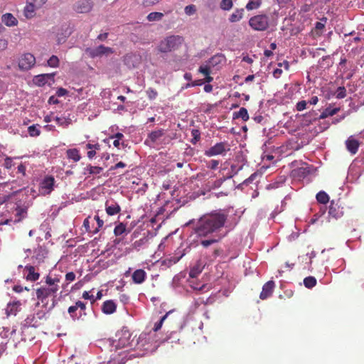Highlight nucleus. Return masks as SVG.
<instances>
[{"label":"nucleus","mask_w":364,"mask_h":364,"mask_svg":"<svg viewBox=\"0 0 364 364\" xmlns=\"http://www.w3.org/2000/svg\"><path fill=\"white\" fill-rule=\"evenodd\" d=\"M24 271L27 272L28 274L25 277L26 279L29 282H36L39 279L40 274L36 272V269L32 265H26L24 267Z\"/></svg>","instance_id":"16"},{"label":"nucleus","mask_w":364,"mask_h":364,"mask_svg":"<svg viewBox=\"0 0 364 364\" xmlns=\"http://www.w3.org/2000/svg\"><path fill=\"white\" fill-rule=\"evenodd\" d=\"M37 126H38V124L37 125H31L30 127H28V134L31 136H38L40 135L41 134V131L40 129L37 127Z\"/></svg>","instance_id":"41"},{"label":"nucleus","mask_w":364,"mask_h":364,"mask_svg":"<svg viewBox=\"0 0 364 364\" xmlns=\"http://www.w3.org/2000/svg\"><path fill=\"white\" fill-rule=\"evenodd\" d=\"M87 52L92 58L102 56V55H109L114 53V50L112 48L106 47L103 45H100L94 49H88Z\"/></svg>","instance_id":"10"},{"label":"nucleus","mask_w":364,"mask_h":364,"mask_svg":"<svg viewBox=\"0 0 364 364\" xmlns=\"http://www.w3.org/2000/svg\"><path fill=\"white\" fill-rule=\"evenodd\" d=\"M146 93L148 98L150 100H155L156 98V97L158 96L157 91L152 87L148 88L146 91Z\"/></svg>","instance_id":"45"},{"label":"nucleus","mask_w":364,"mask_h":364,"mask_svg":"<svg viewBox=\"0 0 364 364\" xmlns=\"http://www.w3.org/2000/svg\"><path fill=\"white\" fill-rule=\"evenodd\" d=\"M164 16L161 12H151L148 14L146 18L149 21H159L162 19Z\"/></svg>","instance_id":"34"},{"label":"nucleus","mask_w":364,"mask_h":364,"mask_svg":"<svg viewBox=\"0 0 364 364\" xmlns=\"http://www.w3.org/2000/svg\"><path fill=\"white\" fill-rule=\"evenodd\" d=\"M16 217L18 218L17 220L20 221L22 218H23L26 215V209L21 208V207H17L16 209Z\"/></svg>","instance_id":"46"},{"label":"nucleus","mask_w":364,"mask_h":364,"mask_svg":"<svg viewBox=\"0 0 364 364\" xmlns=\"http://www.w3.org/2000/svg\"><path fill=\"white\" fill-rule=\"evenodd\" d=\"M13 291L16 293H21L23 291H29L30 289L27 287H23L21 285H14L13 287Z\"/></svg>","instance_id":"52"},{"label":"nucleus","mask_w":364,"mask_h":364,"mask_svg":"<svg viewBox=\"0 0 364 364\" xmlns=\"http://www.w3.org/2000/svg\"><path fill=\"white\" fill-rule=\"evenodd\" d=\"M92 218L90 216L86 218L83 221V228H85L87 232L91 233L93 235V231L95 230L94 225H92Z\"/></svg>","instance_id":"29"},{"label":"nucleus","mask_w":364,"mask_h":364,"mask_svg":"<svg viewBox=\"0 0 364 364\" xmlns=\"http://www.w3.org/2000/svg\"><path fill=\"white\" fill-rule=\"evenodd\" d=\"M47 1L48 0H29V2H33V4H34V6L40 9L47 2Z\"/></svg>","instance_id":"56"},{"label":"nucleus","mask_w":364,"mask_h":364,"mask_svg":"<svg viewBox=\"0 0 364 364\" xmlns=\"http://www.w3.org/2000/svg\"><path fill=\"white\" fill-rule=\"evenodd\" d=\"M307 102L305 100H301L297 102L296 108L297 111H303L306 108Z\"/></svg>","instance_id":"55"},{"label":"nucleus","mask_w":364,"mask_h":364,"mask_svg":"<svg viewBox=\"0 0 364 364\" xmlns=\"http://www.w3.org/2000/svg\"><path fill=\"white\" fill-rule=\"evenodd\" d=\"M93 7L92 0H79L75 5V10L80 14H85L90 12Z\"/></svg>","instance_id":"11"},{"label":"nucleus","mask_w":364,"mask_h":364,"mask_svg":"<svg viewBox=\"0 0 364 364\" xmlns=\"http://www.w3.org/2000/svg\"><path fill=\"white\" fill-rule=\"evenodd\" d=\"M21 302L20 301H13L9 302L5 309L7 316H16L21 309Z\"/></svg>","instance_id":"12"},{"label":"nucleus","mask_w":364,"mask_h":364,"mask_svg":"<svg viewBox=\"0 0 364 364\" xmlns=\"http://www.w3.org/2000/svg\"><path fill=\"white\" fill-rule=\"evenodd\" d=\"M67 93H68V91L65 89L63 88V87L58 88L57 92H56V94H57V95L58 97L64 96Z\"/></svg>","instance_id":"63"},{"label":"nucleus","mask_w":364,"mask_h":364,"mask_svg":"<svg viewBox=\"0 0 364 364\" xmlns=\"http://www.w3.org/2000/svg\"><path fill=\"white\" fill-rule=\"evenodd\" d=\"M161 0H142L141 4L144 7H149L158 4Z\"/></svg>","instance_id":"53"},{"label":"nucleus","mask_w":364,"mask_h":364,"mask_svg":"<svg viewBox=\"0 0 364 364\" xmlns=\"http://www.w3.org/2000/svg\"><path fill=\"white\" fill-rule=\"evenodd\" d=\"M86 149H90V150H100V145L99 144H91V143H87L85 146Z\"/></svg>","instance_id":"59"},{"label":"nucleus","mask_w":364,"mask_h":364,"mask_svg":"<svg viewBox=\"0 0 364 364\" xmlns=\"http://www.w3.org/2000/svg\"><path fill=\"white\" fill-rule=\"evenodd\" d=\"M35 63L36 58L33 54L24 53L18 60V68L21 70H28L34 66Z\"/></svg>","instance_id":"8"},{"label":"nucleus","mask_w":364,"mask_h":364,"mask_svg":"<svg viewBox=\"0 0 364 364\" xmlns=\"http://www.w3.org/2000/svg\"><path fill=\"white\" fill-rule=\"evenodd\" d=\"M146 272L142 269H139L133 272L132 279L134 284H141L146 280Z\"/></svg>","instance_id":"17"},{"label":"nucleus","mask_w":364,"mask_h":364,"mask_svg":"<svg viewBox=\"0 0 364 364\" xmlns=\"http://www.w3.org/2000/svg\"><path fill=\"white\" fill-rule=\"evenodd\" d=\"M126 166L127 165H126L125 163H124L122 161H119L117 164H116L114 166H112L110 168V170H115V169H117L118 168H124V167H126Z\"/></svg>","instance_id":"62"},{"label":"nucleus","mask_w":364,"mask_h":364,"mask_svg":"<svg viewBox=\"0 0 364 364\" xmlns=\"http://www.w3.org/2000/svg\"><path fill=\"white\" fill-rule=\"evenodd\" d=\"M321 21L316 22L315 24V27L311 30V33L314 37L321 36L323 32V29L325 28V23L327 21L326 18H323Z\"/></svg>","instance_id":"21"},{"label":"nucleus","mask_w":364,"mask_h":364,"mask_svg":"<svg viewBox=\"0 0 364 364\" xmlns=\"http://www.w3.org/2000/svg\"><path fill=\"white\" fill-rule=\"evenodd\" d=\"M226 180V178H220L215 181H208L205 184V189L208 191L218 188L222 186L223 182Z\"/></svg>","instance_id":"22"},{"label":"nucleus","mask_w":364,"mask_h":364,"mask_svg":"<svg viewBox=\"0 0 364 364\" xmlns=\"http://www.w3.org/2000/svg\"><path fill=\"white\" fill-rule=\"evenodd\" d=\"M171 311H168L167 312L164 316H163L160 321L159 322H156L154 325V331H158L159 330L161 329L162 325H163V323L164 321H165V319L167 318L168 315L171 313Z\"/></svg>","instance_id":"48"},{"label":"nucleus","mask_w":364,"mask_h":364,"mask_svg":"<svg viewBox=\"0 0 364 364\" xmlns=\"http://www.w3.org/2000/svg\"><path fill=\"white\" fill-rule=\"evenodd\" d=\"M48 65L50 67L52 68H57L59 65V59L56 55H53L48 60Z\"/></svg>","instance_id":"43"},{"label":"nucleus","mask_w":364,"mask_h":364,"mask_svg":"<svg viewBox=\"0 0 364 364\" xmlns=\"http://www.w3.org/2000/svg\"><path fill=\"white\" fill-rule=\"evenodd\" d=\"M55 121L59 126H62L63 127H68L70 124H72V119L70 118L69 116L56 117L55 118Z\"/></svg>","instance_id":"27"},{"label":"nucleus","mask_w":364,"mask_h":364,"mask_svg":"<svg viewBox=\"0 0 364 364\" xmlns=\"http://www.w3.org/2000/svg\"><path fill=\"white\" fill-rule=\"evenodd\" d=\"M316 198L317 201L321 204H326L329 201L328 195L325 191H319L316 194Z\"/></svg>","instance_id":"33"},{"label":"nucleus","mask_w":364,"mask_h":364,"mask_svg":"<svg viewBox=\"0 0 364 364\" xmlns=\"http://www.w3.org/2000/svg\"><path fill=\"white\" fill-rule=\"evenodd\" d=\"M232 0H222L220 4V7L224 11H229L232 8Z\"/></svg>","instance_id":"40"},{"label":"nucleus","mask_w":364,"mask_h":364,"mask_svg":"<svg viewBox=\"0 0 364 364\" xmlns=\"http://www.w3.org/2000/svg\"><path fill=\"white\" fill-rule=\"evenodd\" d=\"M165 132H164V130L161 129H157V130H154V131H152L148 136L149 139L153 142V143H155L156 142L161 136H163L164 135Z\"/></svg>","instance_id":"26"},{"label":"nucleus","mask_w":364,"mask_h":364,"mask_svg":"<svg viewBox=\"0 0 364 364\" xmlns=\"http://www.w3.org/2000/svg\"><path fill=\"white\" fill-rule=\"evenodd\" d=\"M127 230L126 225H124L123 223H119L117 225L115 226L114 229V233L116 236L122 235L123 233H124Z\"/></svg>","instance_id":"39"},{"label":"nucleus","mask_w":364,"mask_h":364,"mask_svg":"<svg viewBox=\"0 0 364 364\" xmlns=\"http://www.w3.org/2000/svg\"><path fill=\"white\" fill-rule=\"evenodd\" d=\"M316 115V113L314 112V111H312V112H310L307 114H305V117H309V122H311V121H315L317 119V118L315 117Z\"/></svg>","instance_id":"60"},{"label":"nucleus","mask_w":364,"mask_h":364,"mask_svg":"<svg viewBox=\"0 0 364 364\" xmlns=\"http://www.w3.org/2000/svg\"><path fill=\"white\" fill-rule=\"evenodd\" d=\"M230 150V145L227 141L216 143L208 149L205 150L204 154L208 157H212L217 155L225 156Z\"/></svg>","instance_id":"6"},{"label":"nucleus","mask_w":364,"mask_h":364,"mask_svg":"<svg viewBox=\"0 0 364 364\" xmlns=\"http://www.w3.org/2000/svg\"><path fill=\"white\" fill-rule=\"evenodd\" d=\"M218 164H219V161H218V160H211L208 164L207 167L210 168V169H212V170H215V169H216L218 168Z\"/></svg>","instance_id":"57"},{"label":"nucleus","mask_w":364,"mask_h":364,"mask_svg":"<svg viewBox=\"0 0 364 364\" xmlns=\"http://www.w3.org/2000/svg\"><path fill=\"white\" fill-rule=\"evenodd\" d=\"M60 279L58 276L50 274L45 277V284L36 289L37 299L43 304V307L52 310L56 305V294L60 290Z\"/></svg>","instance_id":"2"},{"label":"nucleus","mask_w":364,"mask_h":364,"mask_svg":"<svg viewBox=\"0 0 364 364\" xmlns=\"http://www.w3.org/2000/svg\"><path fill=\"white\" fill-rule=\"evenodd\" d=\"M1 21L6 26H14L18 24V20L11 13H6L1 16Z\"/></svg>","instance_id":"23"},{"label":"nucleus","mask_w":364,"mask_h":364,"mask_svg":"<svg viewBox=\"0 0 364 364\" xmlns=\"http://www.w3.org/2000/svg\"><path fill=\"white\" fill-rule=\"evenodd\" d=\"M198 72L205 76L204 81L210 83L213 80V77L210 76V65L209 64L202 65L198 68Z\"/></svg>","instance_id":"20"},{"label":"nucleus","mask_w":364,"mask_h":364,"mask_svg":"<svg viewBox=\"0 0 364 364\" xmlns=\"http://www.w3.org/2000/svg\"><path fill=\"white\" fill-rule=\"evenodd\" d=\"M26 167L24 164H21L18 166V173H22L23 176H25L26 175Z\"/></svg>","instance_id":"64"},{"label":"nucleus","mask_w":364,"mask_h":364,"mask_svg":"<svg viewBox=\"0 0 364 364\" xmlns=\"http://www.w3.org/2000/svg\"><path fill=\"white\" fill-rule=\"evenodd\" d=\"M221 237H218V239H210L201 240L200 244L203 247H208L213 243L218 242L220 240Z\"/></svg>","instance_id":"50"},{"label":"nucleus","mask_w":364,"mask_h":364,"mask_svg":"<svg viewBox=\"0 0 364 364\" xmlns=\"http://www.w3.org/2000/svg\"><path fill=\"white\" fill-rule=\"evenodd\" d=\"M317 281L314 277L309 276L304 279V284L308 289H311L316 285Z\"/></svg>","instance_id":"36"},{"label":"nucleus","mask_w":364,"mask_h":364,"mask_svg":"<svg viewBox=\"0 0 364 364\" xmlns=\"http://www.w3.org/2000/svg\"><path fill=\"white\" fill-rule=\"evenodd\" d=\"M262 0H250L245 8L248 11L258 9L262 4Z\"/></svg>","instance_id":"35"},{"label":"nucleus","mask_w":364,"mask_h":364,"mask_svg":"<svg viewBox=\"0 0 364 364\" xmlns=\"http://www.w3.org/2000/svg\"><path fill=\"white\" fill-rule=\"evenodd\" d=\"M234 118H241L245 122L247 121L249 119V114L247 109L241 107L237 112L234 113Z\"/></svg>","instance_id":"32"},{"label":"nucleus","mask_w":364,"mask_h":364,"mask_svg":"<svg viewBox=\"0 0 364 364\" xmlns=\"http://www.w3.org/2000/svg\"><path fill=\"white\" fill-rule=\"evenodd\" d=\"M340 110V108H333L331 109V107L326 108L323 112L319 116L318 119H323L328 117L333 116L334 114H337V112Z\"/></svg>","instance_id":"28"},{"label":"nucleus","mask_w":364,"mask_h":364,"mask_svg":"<svg viewBox=\"0 0 364 364\" xmlns=\"http://www.w3.org/2000/svg\"><path fill=\"white\" fill-rule=\"evenodd\" d=\"M274 287L275 284L273 281L270 280L266 282L262 287V290L260 293L259 298L262 300H264L269 297L273 293Z\"/></svg>","instance_id":"13"},{"label":"nucleus","mask_w":364,"mask_h":364,"mask_svg":"<svg viewBox=\"0 0 364 364\" xmlns=\"http://www.w3.org/2000/svg\"><path fill=\"white\" fill-rule=\"evenodd\" d=\"M55 178L51 176H46L40 183L39 191L43 195H48L53 190Z\"/></svg>","instance_id":"9"},{"label":"nucleus","mask_w":364,"mask_h":364,"mask_svg":"<svg viewBox=\"0 0 364 364\" xmlns=\"http://www.w3.org/2000/svg\"><path fill=\"white\" fill-rule=\"evenodd\" d=\"M8 46V41L6 39H0V51L6 49Z\"/></svg>","instance_id":"61"},{"label":"nucleus","mask_w":364,"mask_h":364,"mask_svg":"<svg viewBox=\"0 0 364 364\" xmlns=\"http://www.w3.org/2000/svg\"><path fill=\"white\" fill-rule=\"evenodd\" d=\"M14 166L13 160L11 157L6 156L4 160V166L6 169H10Z\"/></svg>","instance_id":"54"},{"label":"nucleus","mask_w":364,"mask_h":364,"mask_svg":"<svg viewBox=\"0 0 364 364\" xmlns=\"http://www.w3.org/2000/svg\"><path fill=\"white\" fill-rule=\"evenodd\" d=\"M336 93L338 99H343L346 96V90L344 87H339Z\"/></svg>","instance_id":"51"},{"label":"nucleus","mask_w":364,"mask_h":364,"mask_svg":"<svg viewBox=\"0 0 364 364\" xmlns=\"http://www.w3.org/2000/svg\"><path fill=\"white\" fill-rule=\"evenodd\" d=\"M117 306L112 300L105 301L102 306V311L104 314H111L115 312Z\"/></svg>","instance_id":"24"},{"label":"nucleus","mask_w":364,"mask_h":364,"mask_svg":"<svg viewBox=\"0 0 364 364\" xmlns=\"http://www.w3.org/2000/svg\"><path fill=\"white\" fill-rule=\"evenodd\" d=\"M328 215L335 219H338L343 215V211L337 204H335L333 200L331 202L328 210Z\"/></svg>","instance_id":"19"},{"label":"nucleus","mask_w":364,"mask_h":364,"mask_svg":"<svg viewBox=\"0 0 364 364\" xmlns=\"http://www.w3.org/2000/svg\"><path fill=\"white\" fill-rule=\"evenodd\" d=\"M18 191H14L9 194L0 193V205L8 201L11 197L16 195Z\"/></svg>","instance_id":"44"},{"label":"nucleus","mask_w":364,"mask_h":364,"mask_svg":"<svg viewBox=\"0 0 364 364\" xmlns=\"http://www.w3.org/2000/svg\"><path fill=\"white\" fill-rule=\"evenodd\" d=\"M38 9V7L34 6L33 2L27 1V4L24 8V15L27 18H31L35 16L36 10Z\"/></svg>","instance_id":"25"},{"label":"nucleus","mask_w":364,"mask_h":364,"mask_svg":"<svg viewBox=\"0 0 364 364\" xmlns=\"http://www.w3.org/2000/svg\"><path fill=\"white\" fill-rule=\"evenodd\" d=\"M86 171L88 172L89 174L91 175H97L101 173V172L103 171V168L100 166H95L92 165H88L85 168Z\"/></svg>","instance_id":"37"},{"label":"nucleus","mask_w":364,"mask_h":364,"mask_svg":"<svg viewBox=\"0 0 364 364\" xmlns=\"http://www.w3.org/2000/svg\"><path fill=\"white\" fill-rule=\"evenodd\" d=\"M244 9H237L234 13H232L229 18V21L232 23H235L239 21L243 17Z\"/></svg>","instance_id":"30"},{"label":"nucleus","mask_w":364,"mask_h":364,"mask_svg":"<svg viewBox=\"0 0 364 364\" xmlns=\"http://www.w3.org/2000/svg\"><path fill=\"white\" fill-rule=\"evenodd\" d=\"M54 75V73L38 75L34 77L33 82L35 83V85L39 87L43 86L48 82V80H51L53 82Z\"/></svg>","instance_id":"14"},{"label":"nucleus","mask_w":364,"mask_h":364,"mask_svg":"<svg viewBox=\"0 0 364 364\" xmlns=\"http://www.w3.org/2000/svg\"><path fill=\"white\" fill-rule=\"evenodd\" d=\"M250 26L255 31H265L269 26V19L266 15H257L250 18Z\"/></svg>","instance_id":"7"},{"label":"nucleus","mask_w":364,"mask_h":364,"mask_svg":"<svg viewBox=\"0 0 364 364\" xmlns=\"http://www.w3.org/2000/svg\"><path fill=\"white\" fill-rule=\"evenodd\" d=\"M75 279V274L73 272H68L65 274V280L70 283Z\"/></svg>","instance_id":"58"},{"label":"nucleus","mask_w":364,"mask_h":364,"mask_svg":"<svg viewBox=\"0 0 364 364\" xmlns=\"http://www.w3.org/2000/svg\"><path fill=\"white\" fill-rule=\"evenodd\" d=\"M183 41L182 36H169L160 41L157 49L161 53H169L178 49L183 43Z\"/></svg>","instance_id":"3"},{"label":"nucleus","mask_w":364,"mask_h":364,"mask_svg":"<svg viewBox=\"0 0 364 364\" xmlns=\"http://www.w3.org/2000/svg\"><path fill=\"white\" fill-rule=\"evenodd\" d=\"M228 215L222 210H214L201 216L197 221L194 232L199 237L215 236L225 226Z\"/></svg>","instance_id":"1"},{"label":"nucleus","mask_w":364,"mask_h":364,"mask_svg":"<svg viewBox=\"0 0 364 364\" xmlns=\"http://www.w3.org/2000/svg\"><path fill=\"white\" fill-rule=\"evenodd\" d=\"M223 58L224 57L223 55H215L209 60L208 63L211 64L212 65H214L215 64L221 63Z\"/></svg>","instance_id":"49"},{"label":"nucleus","mask_w":364,"mask_h":364,"mask_svg":"<svg viewBox=\"0 0 364 364\" xmlns=\"http://www.w3.org/2000/svg\"><path fill=\"white\" fill-rule=\"evenodd\" d=\"M346 145L347 150L351 153L352 154H355L358 152L360 143L357 139L353 138V136H350L346 141Z\"/></svg>","instance_id":"18"},{"label":"nucleus","mask_w":364,"mask_h":364,"mask_svg":"<svg viewBox=\"0 0 364 364\" xmlns=\"http://www.w3.org/2000/svg\"><path fill=\"white\" fill-rule=\"evenodd\" d=\"M132 333L127 327L122 328L117 334V340L114 341L117 348H128L132 349L135 344L134 338L132 337Z\"/></svg>","instance_id":"4"},{"label":"nucleus","mask_w":364,"mask_h":364,"mask_svg":"<svg viewBox=\"0 0 364 364\" xmlns=\"http://www.w3.org/2000/svg\"><path fill=\"white\" fill-rule=\"evenodd\" d=\"M86 309V303L77 301L75 302V305L70 306L68 308V312L73 321L79 319L83 320L84 317L87 316Z\"/></svg>","instance_id":"5"},{"label":"nucleus","mask_w":364,"mask_h":364,"mask_svg":"<svg viewBox=\"0 0 364 364\" xmlns=\"http://www.w3.org/2000/svg\"><path fill=\"white\" fill-rule=\"evenodd\" d=\"M105 210L108 215L112 216L121 211L119 205L115 201H107L105 203Z\"/></svg>","instance_id":"15"},{"label":"nucleus","mask_w":364,"mask_h":364,"mask_svg":"<svg viewBox=\"0 0 364 364\" xmlns=\"http://www.w3.org/2000/svg\"><path fill=\"white\" fill-rule=\"evenodd\" d=\"M67 156L70 159H73L75 162L80 161V155L77 149H70L67 151Z\"/></svg>","instance_id":"31"},{"label":"nucleus","mask_w":364,"mask_h":364,"mask_svg":"<svg viewBox=\"0 0 364 364\" xmlns=\"http://www.w3.org/2000/svg\"><path fill=\"white\" fill-rule=\"evenodd\" d=\"M94 221H96L97 225V226L95 228V230L93 231V235H95L103 227L104 221L102 219H100V218L97 215H96L92 220V225H94Z\"/></svg>","instance_id":"38"},{"label":"nucleus","mask_w":364,"mask_h":364,"mask_svg":"<svg viewBox=\"0 0 364 364\" xmlns=\"http://www.w3.org/2000/svg\"><path fill=\"white\" fill-rule=\"evenodd\" d=\"M196 11V6L194 4L188 5L184 9V11L188 16H192L195 14Z\"/></svg>","instance_id":"47"},{"label":"nucleus","mask_w":364,"mask_h":364,"mask_svg":"<svg viewBox=\"0 0 364 364\" xmlns=\"http://www.w3.org/2000/svg\"><path fill=\"white\" fill-rule=\"evenodd\" d=\"M191 136L193 137L191 143L196 144L200 139V132L198 129H193L191 131Z\"/></svg>","instance_id":"42"}]
</instances>
